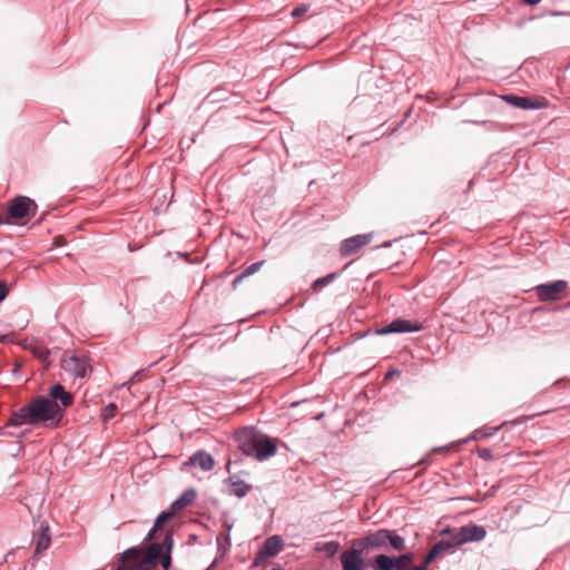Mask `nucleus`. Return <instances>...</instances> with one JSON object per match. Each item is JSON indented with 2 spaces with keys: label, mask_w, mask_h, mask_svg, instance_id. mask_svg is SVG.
<instances>
[{
  "label": "nucleus",
  "mask_w": 570,
  "mask_h": 570,
  "mask_svg": "<svg viewBox=\"0 0 570 570\" xmlns=\"http://www.w3.org/2000/svg\"><path fill=\"white\" fill-rule=\"evenodd\" d=\"M65 410L47 396H37L17 411H12L4 426L0 428V435H7L4 430L9 426L18 428L21 425H38L50 422L52 426H58L62 420ZM8 435H12L8 433Z\"/></svg>",
  "instance_id": "nucleus-1"
},
{
  "label": "nucleus",
  "mask_w": 570,
  "mask_h": 570,
  "mask_svg": "<svg viewBox=\"0 0 570 570\" xmlns=\"http://www.w3.org/2000/svg\"><path fill=\"white\" fill-rule=\"evenodd\" d=\"M355 546L361 550H394L397 552L405 550V540L397 534L395 530L379 529L370 532L361 539L356 540Z\"/></svg>",
  "instance_id": "nucleus-2"
},
{
  "label": "nucleus",
  "mask_w": 570,
  "mask_h": 570,
  "mask_svg": "<svg viewBox=\"0 0 570 570\" xmlns=\"http://www.w3.org/2000/svg\"><path fill=\"white\" fill-rule=\"evenodd\" d=\"M38 209L36 202L27 196L18 195L8 202L7 214L12 220L35 216Z\"/></svg>",
  "instance_id": "nucleus-3"
},
{
  "label": "nucleus",
  "mask_w": 570,
  "mask_h": 570,
  "mask_svg": "<svg viewBox=\"0 0 570 570\" xmlns=\"http://www.w3.org/2000/svg\"><path fill=\"white\" fill-rule=\"evenodd\" d=\"M61 368L73 379H83L92 372L90 358L87 355H65L61 360Z\"/></svg>",
  "instance_id": "nucleus-4"
},
{
  "label": "nucleus",
  "mask_w": 570,
  "mask_h": 570,
  "mask_svg": "<svg viewBox=\"0 0 570 570\" xmlns=\"http://www.w3.org/2000/svg\"><path fill=\"white\" fill-rule=\"evenodd\" d=\"M568 288V282L558 279L550 283L539 284L533 291L540 302H557L563 298L564 293Z\"/></svg>",
  "instance_id": "nucleus-5"
},
{
  "label": "nucleus",
  "mask_w": 570,
  "mask_h": 570,
  "mask_svg": "<svg viewBox=\"0 0 570 570\" xmlns=\"http://www.w3.org/2000/svg\"><path fill=\"white\" fill-rule=\"evenodd\" d=\"M284 547V542L281 535L274 534L268 537L261 546L257 551L252 567H258L265 559L277 556Z\"/></svg>",
  "instance_id": "nucleus-6"
},
{
  "label": "nucleus",
  "mask_w": 570,
  "mask_h": 570,
  "mask_svg": "<svg viewBox=\"0 0 570 570\" xmlns=\"http://www.w3.org/2000/svg\"><path fill=\"white\" fill-rule=\"evenodd\" d=\"M502 99L509 105L519 109H543L549 106V100L546 97H528L518 95H504Z\"/></svg>",
  "instance_id": "nucleus-7"
},
{
  "label": "nucleus",
  "mask_w": 570,
  "mask_h": 570,
  "mask_svg": "<svg viewBox=\"0 0 570 570\" xmlns=\"http://www.w3.org/2000/svg\"><path fill=\"white\" fill-rule=\"evenodd\" d=\"M258 435L259 431H257L254 426H245L234 433V440L236 441L237 446L242 453L250 456L252 452L255 450Z\"/></svg>",
  "instance_id": "nucleus-8"
},
{
  "label": "nucleus",
  "mask_w": 570,
  "mask_h": 570,
  "mask_svg": "<svg viewBox=\"0 0 570 570\" xmlns=\"http://www.w3.org/2000/svg\"><path fill=\"white\" fill-rule=\"evenodd\" d=\"M423 330V324L416 320H404V318H396L393 320L387 325L379 328L376 333L379 335H387V334H394V333H412V332H419Z\"/></svg>",
  "instance_id": "nucleus-9"
},
{
  "label": "nucleus",
  "mask_w": 570,
  "mask_h": 570,
  "mask_svg": "<svg viewBox=\"0 0 570 570\" xmlns=\"http://www.w3.org/2000/svg\"><path fill=\"white\" fill-rule=\"evenodd\" d=\"M372 234H358L343 239L338 248L341 257L346 258L358 253L363 247L370 244Z\"/></svg>",
  "instance_id": "nucleus-10"
},
{
  "label": "nucleus",
  "mask_w": 570,
  "mask_h": 570,
  "mask_svg": "<svg viewBox=\"0 0 570 570\" xmlns=\"http://www.w3.org/2000/svg\"><path fill=\"white\" fill-rule=\"evenodd\" d=\"M454 535L455 543H459L461 547L468 542H479L483 540L487 535V530L482 525L470 523L458 529Z\"/></svg>",
  "instance_id": "nucleus-11"
},
{
  "label": "nucleus",
  "mask_w": 570,
  "mask_h": 570,
  "mask_svg": "<svg viewBox=\"0 0 570 570\" xmlns=\"http://www.w3.org/2000/svg\"><path fill=\"white\" fill-rule=\"evenodd\" d=\"M255 450L252 452L253 458L258 461H263L276 453L277 444L274 439L268 438L259 432L257 438Z\"/></svg>",
  "instance_id": "nucleus-12"
},
{
  "label": "nucleus",
  "mask_w": 570,
  "mask_h": 570,
  "mask_svg": "<svg viewBox=\"0 0 570 570\" xmlns=\"http://www.w3.org/2000/svg\"><path fill=\"white\" fill-rule=\"evenodd\" d=\"M362 551L358 549H348L341 554L343 570H363L364 560Z\"/></svg>",
  "instance_id": "nucleus-13"
},
{
  "label": "nucleus",
  "mask_w": 570,
  "mask_h": 570,
  "mask_svg": "<svg viewBox=\"0 0 570 570\" xmlns=\"http://www.w3.org/2000/svg\"><path fill=\"white\" fill-rule=\"evenodd\" d=\"M185 466L198 465L203 471H210L215 466V460L212 454L204 450L195 452L189 459L184 462Z\"/></svg>",
  "instance_id": "nucleus-14"
},
{
  "label": "nucleus",
  "mask_w": 570,
  "mask_h": 570,
  "mask_svg": "<svg viewBox=\"0 0 570 570\" xmlns=\"http://www.w3.org/2000/svg\"><path fill=\"white\" fill-rule=\"evenodd\" d=\"M144 556V549L140 547H131L125 550L120 556V562L128 570H140V561Z\"/></svg>",
  "instance_id": "nucleus-15"
},
{
  "label": "nucleus",
  "mask_w": 570,
  "mask_h": 570,
  "mask_svg": "<svg viewBox=\"0 0 570 570\" xmlns=\"http://www.w3.org/2000/svg\"><path fill=\"white\" fill-rule=\"evenodd\" d=\"M163 547L159 543L150 544L146 551H144L142 559L140 561V570H153L161 556Z\"/></svg>",
  "instance_id": "nucleus-16"
},
{
  "label": "nucleus",
  "mask_w": 570,
  "mask_h": 570,
  "mask_svg": "<svg viewBox=\"0 0 570 570\" xmlns=\"http://www.w3.org/2000/svg\"><path fill=\"white\" fill-rule=\"evenodd\" d=\"M49 399L61 403V409H66L72 405L73 395L68 392L60 383L53 384L49 391Z\"/></svg>",
  "instance_id": "nucleus-17"
},
{
  "label": "nucleus",
  "mask_w": 570,
  "mask_h": 570,
  "mask_svg": "<svg viewBox=\"0 0 570 570\" xmlns=\"http://www.w3.org/2000/svg\"><path fill=\"white\" fill-rule=\"evenodd\" d=\"M196 491L194 489H187L185 490L171 504L170 510L174 512V514L177 511H180L185 508H187L189 504L194 502L196 499Z\"/></svg>",
  "instance_id": "nucleus-18"
},
{
  "label": "nucleus",
  "mask_w": 570,
  "mask_h": 570,
  "mask_svg": "<svg viewBox=\"0 0 570 570\" xmlns=\"http://www.w3.org/2000/svg\"><path fill=\"white\" fill-rule=\"evenodd\" d=\"M36 549L35 554H40L50 547L51 538L49 534L48 527H41L40 530L35 534Z\"/></svg>",
  "instance_id": "nucleus-19"
},
{
  "label": "nucleus",
  "mask_w": 570,
  "mask_h": 570,
  "mask_svg": "<svg viewBox=\"0 0 570 570\" xmlns=\"http://www.w3.org/2000/svg\"><path fill=\"white\" fill-rule=\"evenodd\" d=\"M265 263L266 261L263 259L247 266L240 274H238L234 278V281L232 282V288L236 289L243 279L257 273Z\"/></svg>",
  "instance_id": "nucleus-20"
},
{
  "label": "nucleus",
  "mask_w": 570,
  "mask_h": 570,
  "mask_svg": "<svg viewBox=\"0 0 570 570\" xmlns=\"http://www.w3.org/2000/svg\"><path fill=\"white\" fill-rule=\"evenodd\" d=\"M375 570H395L394 557L387 554H379L372 561Z\"/></svg>",
  "instance_id": "nucleus-21"
},
{
  "label": "nucleus",
  "mask_w": 570,
  "mask_h": 570,
  "mask_svg": "<svg viewBox=\"0 0 570 570\" xmlns=\"http://www.w3.org/2000/svg\"><path fill=\"white\" fill-rule=\"evenodd\" d=\"M174 517V512L171 511H163L155 520L154 527L147 534V540H151L155 537L157 531H160L164 527V523Z\"/></svg>",
  "instance_id": "nucleus-22"
},
{
  "label": "nucleus",
  "mask_w": 570,
  "mask_h": 570,
  "mask_svg": "<svg viewBox=\"0 0 570 570\" xmlns=\"http://www.w3.org/2000/svg\"><path fill=\"white\" fill-rule=\"evenodd\" d=\"M250 489L252 485L243 480L230 481L229 493L237 498H244Z\"/></svg>",
  "instance_id": "nucleus-23"
},
{
  "label": "nucleus",
  "mask_w": 570,
  "mask_h": 570,
  "mask_svg": "<svg viewBox=\"0 0 570 570\" xmlns=\"http://www.w3.org/2000/svg\"><path fill=\"white\" fill-rule=\"evenodd\" d=\"M504 424L505 423L498 425V426H492V428L483 426V428L476 429L473 431L470 439H472V440L488 439V438L494 435Z\"/></svg>",
  "instance_id": "nucleus-24"
},
{
  "label": "nucleus",
  "mask_w": 570,
  "mask_h": 570,
  "mask_svg": "<svg viewBox=\"0 0 570 570\" xmlns=\"http://www.w3.org/2000/svg\"><path fill=\"white\" fill-rule=\"evenodd\" d=\"M460 547L459 543H455V535H452V539H442L438 542H435L432 548L436 551V553L440 556L442 553H445L450 551L452 548Z\"/></svg>",
  "instance_id": "nucleus-25"
},
{
  "label": "nucleus",
  "mask_w": 570,
  "mask_h": 570,
  "mask_svg": "<svg viewBox=\"0 0 570 570\" xmlns=\"http://www.w3.org/2000/svg\"><path fill=\"white\" fill-rule=\"evenodd\" d=\"M414 554L412 552H406L400 554L399 557H394L395 570H409V564L412 563Z\"/></svg>",
  "instance_id": "nucleus-26"
},
{
  "label": "nucleus",
  "mask_w": 570,
  "mask_h": 570,
  "mask_svg": "<svg viewBox=\"0 0 570 570\" xmlns=\"http://www.w3.org/2000/svg\"><path fill=\"white\" fill-rule=\"evenodd\" d=\"M338 276L337 273H330L323 277L315 279L312 284V289L314 292H320L324 286L331 284Z\"/></svg>",
  "instance_id": "nucleus-27"
},
{
  "label": "nucleus",
  "mask_w": 570,
  "mask_h": 570,
  "mask_svg": "<svg viewBox=\"0 0 570 570\" xmlns=\"http://www.w3.org/2000/svg\"><path fill=\"white\" fill-rule=\"evenodd\" d=\"M32 353L37 358H39L46 363V367H48L50 365V362L48 361V358L50 356V351L47 347H45L42 345H36L32 348Z\"/></svg>",
  "instance_id": "nucleus-28"
},
{
  "label": "nucleus",
  "mask_w": 570,
  "mask_h": 570,
  "mask_svg": "<svg viewBox=\"0 0 570 570\" xmlns=\"http://www.w3.org/2000/svg\"><path fill=\"white\" fill-rule=\"evenodd\" d=\"M165 542L167 543L168 550L167 552L161 557L160 563L164 570H168L171 564V557H170V548H171V534H167L165 538Z\"/></svg>",
  "instance_id": "nucleus-29"
},
{
  "label": "nucleus",
  "mask_w": 570,
  "mask_h": 570,
  "mask_svg": "<svg viewBox=\"0 0 570 570\" xmlns=\"http://www.w3.org/2000/svg\"><path fill=\"white\" fill-rule=\"evenodd\" d=\"M117 410H118V407L115 403L107 404L102 410V414H101L102 421L108 422L109 420L115 417Z\"/></svg>",
  "instance_id": "nucleus-30"
},
{
  "label": "nucleus",
  "mask_w": 570,
  "mask_h": 570,
  "mask_svg": "<svg viewBox=\"0 0 570 570\" xmlns=\"http://www.w3.org/2000/svg\"><path fill=\"white\" fill-rule=\"evenodd\" d=\"M476 453L481 459L485 461H490L493 459L492 451L488 448H478Z\"/></svg>",
  "instance_id": "nucleus-31"
},
{
  "label": "nucleus",
  "mask_w": 570,
  "mask_h": 570,
  "mask_svg": "<svg viewBox=\"0 0 570 570\" xmlns=\"http://www.w3.org/2000/svg\"><path fill=\"white\" fill-rule=\"evenodd\" d=\"M307 10H308V7L306 4H299L293 9L291 14L294 18H298V17L304 16L307 12Z\"/></svg>",
  "instance_id": "nucleus-32"
},
{
  "label": "nucleus",
  "mask_w": 570,
  "mask_h": 570,
  "mask_svg": "<svg viewBox=\"0 0 570 570\" xmlns=\"http://www.w3.org/2000/svg\"><path fill=\"white\" fill-rule=\"evenodd\" d=\"M439 554L436 553V551L431 548V550L429 551V553L425 556L423 562L421 563V566H425V568H428V566L434 561V559L438 557Z\"/></svg>",
  "instance_id": "nucleus-33"
},
{
  "label": "nucleus",
  "mask_w": 570,
  "mask_h": 570,
  "mask_svg": "<svg viewBox=\"0 0 570 570\" xmlns=\"http://www.w3.org/2000/svg\"><path fill=\"white\" fill-rule=\"evenodd\" d=\"M338 547H340L338 542L330 541V542L324 543V548L323 549L326 552H328L330 554H334L338 550Z\"/></svg>",
  "instance_id": "nucleus-34"
},
{
  "label": "nucleus",
  "mask_w": 570,
  "mask_h": 570,
  "mask_svg": "<svg viewBox=\"0 0 570 570\" xmlns=\"http://www.w3.org/2000/svg\"><path fill=\"white\" fill-rule=\"evenodd\" d=\"M8 286L4 282H0V302H2L8 295Z\"/></svg>",
  "instance_id": "nucleus-35"
},
{
  "label": "nucleus",
  "mask_w": 570,
  "mask_h": 570,
  "mask_svg": "<svg viewBox=\"0 0 570 570\" xmlns=\"http://www.w3.org/2000/svg\"><path fill=\"white\" fill-rule=\"evenodd\" d=\"M223 542L230 544L228 534L222 532L217 535V543L220 546Z\"/></svg>",
  "instance_id": "nucleus-36"
},
{
  "label": "nucleus",
  "mask_w": 570,
  "mask_h": 570,
  "mask_svg": "<svg viewBox=\"0 0 570 570\" xmlns=\"http://www.w3.org/2000/svg\"><path fill=\"white\" fill-rule=\"evenodd\" d=\"M456 532L455 529H452L451 527H446L441 531V535H448L449 539H452V535Z\"/></svg>",
  "instance_id": "nucleus-37"
},
{
  "label": "nucleus",
  "mask_w": 570,
  "mask_h": 570,
  "mask_svg": "<svg viewBox=\"0 0 570 570\" xmlns=\"http://www.w3.org/2000/svg\"><path fill=\"white\" fill-rule=\"evenodd\" d=\"M400 372L396 368H392L385 373L384 381L391 380L393 376L397 375Z\"/></svg>",
  "instance_id": "nucleus-38"
},
{
  "label": "nucleus",
  "mask_w": 570,
  "mask_h": 570,
  "mask_svg": "<svg viewBox=\"0 0 570 570\" xmlns=\"http://www.w3.org/2000/svg\"><path fill=\"white\" fill-rule=\"evenodd\" d=\"M525 4H529V6H535L538 4L541 0H522Z\"/></svg>",
  "instance_id": "nucleus-39"
},
{
  "label": "nucleus",
  "mask_w": 570,
  "mask_h": 570,
  "mask_svg": "<svg viewBox=\"0 0 570 570\" xmlns=\"http://www.w3.org/2000/svg\"><path fill=\"white\" fill-rule=\"evenodd\" d=\"M409 570H429V569H428V568H425V566H421V564H420V566H416V567L411 568V569H409Z\"/></svg>",
  "instance_id": "nucleus-40"
},
{
  "label": "nucleus",
  "mask_w": 570,
  "mask_h": 570,
  "mask_svg": "<svg viewBox=\"0 0 570 570\" xmlns=\"http://www.w3.org/2000/svg\"><path fill=\"white\" fill-rule=\"evenodd\" d=\"M2 224H10V220L8 218L3 219L1 216H0V225Z\"/></svg>",
  "instance_id": "nucleus-41"
},
{
  "label": "nucleus",
  "mask_w": 570,
  "mask_h": 570,
  "mask_svg": "<svg viewBox=\"0 0 570 570\" xmlns=\"http://www.w3.org/2000/svg\"><path fill=\"white\" fill-rule=\"evenodd\" d=\"M272 570H284L281 566L274 567Z\"/></svg>",
  "instance_id": "nucleus-42"
},
{
  "label": "nucleus",
  "mask_w": 570,
  "mask_h": 570,
  "mask_svg": "<svg viewBox=\"0 0 570 570\" xmlns=\"http://www.w3.org/2000/svg\"><path fill=\"white\" fill-rule=\"evenodd\" d=\"M116 570H122V568H121V567H118Z\"/></svg>",
  "instance_id": "nucleus-43"
}]
</instances>
